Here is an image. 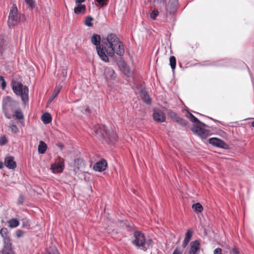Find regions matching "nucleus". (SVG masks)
<instances>
[{"label":"nucleus","mask_w":254,"mask_h":254,"mask_svg":"<svg viewBox=\"0 0 254 254\" xmlns=\"http://www.w3.org/2000/svg\"><path fill=\"white\" fill-rule=\"evenodd\" d=\"M24 201V197L22 195H20L18 199L17 203L18 204H22Z\"/></svg>","instance_id":"obj_40"},{"label":"nucleus","mask_w":254,"mask_h":254,"mask_svg":"<svg viewBox=\"0 0 254 254\" xmlns=\"http://www.w3.org/2000/svg\"><path fill=\"white\" fill-rule=\"evenodd\" d=\"M210 119H211V120H212L213 121H214L216 123H219L220 124H221V122L217 120H215V119H212V118H210Z\"/></svg>","instance_id":"obj_47"},{"label":"nucleus","mask_w":254,"mask_h":254,"mask_svg":"<svg viewBox=\"0 0 254 254\" xmlns=\"http://www.w3.org/2000/svg\"><path fill=\"white\" fill-rule=\"evenodd\" d=\"M175 121L178 123L179 124L183 126H186L188 124V122L183 119L180 118H177Z\"/></svg>","instance_id":"obj_28"},{"label":"nucleus","mask_w":254,"mask_h":254,"mask_svg":"<svg viewBox=\"0 0 254 254\" xmlns=\"http://www.w3.org/2000/svg\"><path fill=\"white\" fill-rule=\"evenodd\" d=\"M16 235L17 238H19L22 237L24 235V232L21 230H18L16 232Z\"/></svg>","instance_id":"obj_38"},{"label":"nucleus","mask_w":254,"mask_h":254,"mask_svg":"<svg viewBox=\"0 0 254 254\" xmlns=\"http://www.w3.org/2000/svg\"><path fill=\"white\" fill-rule=\"evenodd\" d=\"M11 131L14 133L17 132L18 131V128L17 126L14 124H12L9 127Z\"/></svg>","instance_id":"obj_35"},{"label":"nucleus","mask_w":254,"mask_h":254,"mask_svg":"<svg viewBox=\"0 0 254 254\" xmlns=\"http://www.w3.org/2000/svg\"><path fill=\"white\" fill-rule=\"evenodd\" d=\"M97 2L99 4V5L101 6H104L106 5L107 4V2L109 0H96Z\"/></svg>","instance_id":"obj_34"},{"label":"nucleus","mask_w":254,"mask_h":254,"mask_svg":"<svg viewBox=\"0 0 254 254\" xmlns=\"http://www.w3.org/2000/svg\"><path fill=\"white\" fill-rule=\"evenodd\" d=\"M63 165L62 163H58L55 164H53L51 166V169L53 170V172H54L56 169H59L62 168Z\"/></svg>","instance_id":"obj_32"},{"label":"nucleus","mask_w":254,"mask_h":254,"mask_svg":"<svg viewBox=\"0 0 254 254\" xmlns=\"http://www.w3.org/2000/svg\"><path fill=\"white\" fill-rule=\"evenodd\" d=\"M170 65L173 71H174L176 68V58L172 56L170 58Z\"/></svg>","instance_id":"obj_26"},{"label":"nucleus","mask_w":254,"mask_h":254,"mask_svg":"<svg viewBox=\"0 0 254 254\" xmlns=\"http://www.w3.org/2000/svg\"><path fill=\"white\" fill-rule=\"evenodd\" d=\"M230 253V254H239V252L235 247L233 248Z\"/></svg>","instance_id":"obj_43"},{"label":"nucleus","mask_w":254,"mask_h":254,"mask_svg":"<svg viewBox=\"0 0 254 254\" xmlns=\"http://www.w3.org/2000/svg\"><path fill=\"white\" fill-rule=\"evenodd\" d=\"M173 254H182V251L176 248L173 252Z\"/></svg>","instance_id":"obj_44"},{"label":"nucleus","mask_w":254,"mask_h":254,"mask_svg":"<svg viewBox=\"0 0 254 254\" xmlns=\"http://www.w3.org/2000/svg\"><path fill=\"white\" fill-rule=\"evenodd\" d=\"M0 254H14L11 243L4 244L3 248L0 251Z\"/></svg>","instance_id":"obj_13"},{"label":"nucleus","mask_w":254,"mask_h":254,"mask_svg":"<svg viewBox=\"0 0 254 254\" xmlns=\"http://www.w3.org/2000/svg\"><path fill=\"white\" fill-rule=\"evenodd\" d=\"M8 226L11 228H16L19 225V221L15 218H12L10 219L8 221Z\"/></svg>","instance_id":"obj_21"},{"label":"nucleus","mask_w":254,"mask_h":254,"mask_svg":"<svg viewBox=\"0 0 254 254\" xmlns=\"http://www.w3.org/2000/svg\"><path fill=\"white\" fill-rule=\"evenodd\" d=\"M192 208L197 213H200L203 210V207L199 203L193 204L192 206Z\"/></svg>","instance_id":"obj_24"},{"label":"nucleus","mask_w":254,"mask_h":254,"mask_svg":"<svg viewBox=\"0 0 254 254\" xmlns=\"http://www.w3.org/2000/svg\"><path fill=\"white\" fill-rule=\"evenodd\" d=\"M153 118L155 121L158 123H163L166 121L165 114L160 110L154 111Z\"/></svg>","instance_id":"obj_7"},{"label":"nucleus","mask_w":254,"mask_h":254,"mask_svg":"<svg viewBox=\"0 0 254 254\" xmlns=\"http://www.w3.org/2000/svg\"><path fill=\"white\" fill-rule=\"evenodd\" d=\"M124 73L125 74H126L127 75H128L129 73V70L128 67H127V65H125L124 66Z\"/></svg>","instance_id":"obj_41"},{"label":"nucleus","mask_w":254,"mask_h":254,"mask_svg":"<svg viewBox=\"0 0 254 254\" xmlns=\"http://www.w3.org/2000/svg\"><path fill=\"white\" fill-rule=\"evenodd\" d=\"M209 143L213 146L219 147H223L225 144L224 142L217 138H211L209 139Z\"/></svg>","instance_id":"obj_12"},{"label":"nucleus","mask_w":254,"mask_h":254,"mask_svg":"<svg viewBox=\"0 0 254 254\" xmlns=\"http://www.w3.org/2000/svg\"><path fill=\"white\" fill-rule=\"evenodd\" d=\"M146 247H149V246L151 245L153 243V242L151 239H149L148 240H145Z\"/></svg>","instance_id":"obj_42"},{"label":"nucleus","mask_w":254,"mask_h":254,"mask_svg":"<svg viewBox=\"0 0 254 254\" xmlns=\"http://www.w3.org/2000/svg\"><path fill=\"white\" fill-rule=\"evenodd\" d=\"M16 106V102L11 97H6L2 101V109L5 116L9 119L10 113L12 112Z\"/></svg>","instance_id":"obj_5"},{"label":"nucleus","mask_w":254,"mask_h":254,"mask_svg":"<svg viewBox=\"0 0 254 254\" xmlns=\"http://www.w3.org/2000/svg\"><path fill=\"white\" fill-rule=\"evenodd\" d=\"M47 254H60L58 249L56 248L52 249Z\"/></svg>","instance_id":"obj_37"},{"label":"nucleus","mask_w":254,"mask_h":254,"mask_svg":"<svg viewBox=\"0 0 254 254\" xmlns=\"http://www.w3.org/2000/svg\"><path fill=\"white\" fill-rule=\"evenodd\" d=\"M3 166V164L2 163H0V169L2 168Z\"/></svg>","instance_id":"obj_49"},{"label":"nucleus","mask_w":254,"mask_h":254,"mask_svg":"<svg viewBox=\"0 0 254 254\" xmlns=\"http://www.w3.org/2000/svg\"><path fill=\"white\" fill-rule=\"evenodd\" d=\"M7 43L4 40L3 36L0 35V54H2L5 50Z\"/></svg>","instance_id":"obj_22"},{"label":"nucleus","mask_w":254,"mask_h":254,"mask_svg":"<svg viewBox=\"0 0 254 254\" xmlns=\"http://www.w3.org/2000/svg\"><path fill=\"white\" fill-rule=\"evenodd\" d=\"M86 10V6L84 4H77V6L74 8V11L76 14H83Z\"/></svg>","instance_id":"obj_17"},{"label":"nucleus","mask_w":254,"mask_h":254,"mask_svg":"<svg viewBox=\"0 0 254 254\" xmlns=\"http://www.w3.org/2000/svg\"><path fill=\"white\" fill-rule=\"evenodd\" d=\"M47 148V144L43 141H40L38 145V151L40 153H45Z\"/></svg>","instance_id":"obj_20"},{"label":"nucleus","mask_w":254,"mask_h":254,"mask_svg":"<svg viewBox=\"0 0 254 254\" xmlns=\"http://www.w3.org/2000/svg\"><path fill=\"white\" fill-rule=\"evenodd\" d=\"M214 254H222V249L220 248H217L215 249L213 252Z\"/></svg>","instance_id":"obj_39"},{"label":"nucleus","mask_w":254,"mask_h":254,"mask_svg":"<svg viewBox=\"0 0 254 254\" xmlns=\"http://www.w3.org/2000/svg\"><path fill=\"white\" fill-rule=\"evenodd\" d=\"M189 118L190 119V120L195 123L198 124L199 125H202L203 127H206V125L203 123H201L199 121V120H198L195 117H194L191 113H189Z\"/></svg>","instance_id":"obj_23"},{"label":"nucleus","mask_w":254,"mask_h":254,"mask_svg":"<svg viewBox=\"0 0 254 254\" xmlns=\"http://www.w3.org/2000/svg\"><path fill=\"white\" fill-rule=\"evenodd\" d=\"M107 163L105 160L102 159L96 163L93 166V169L96 171L102 172L106 170Z\"/></svg>","instance_id":"obj_10"},{"label":"nucleus","mask_w":254,"mask_h":254,"mask_svg":"<svg viewBox=\"0 0 254 254\" xmlns=\"http://www.w3.org/2000/svg\"><path fill=\"white\" fill-rule=\"evenodd\" d=\"M85 0H75V2L78 4H81V3L83 2Z\"/></svg>","instance_id":"obj_45"},{"label":"nucleus","mask_w":254,"mask_h":254,"mask_svg":"<svg viewBox=\"0 0 254 254\" xmlns=\"http://www.w3.org/2000/svg\"><path fill=\"white\" fill-rule=\"evenodd\" d=\"M85 112L88 113H90V109L88 107L86 108Z\"/></svg>","instance_id":"obj_48"},{"label":"nucleus","mask_w":254,"mask_h":254,"mask_svg":"<svg viewBox=\"0 0 254 254\" xmlns=\"http://www.w3.org/2000/svg\"><path fill=\"white\" fill-rule=\"evenodd\" d=\"M95 135L98 138L109 139L111 141L115 140L117 136L114 131H107L106 127L104 125H98L94 127Z\"/></svg>","instance_id":"obj_2"},{"label":"nucleus","mask_w":254,"mask_h":254,"mask_svg":"<svg viewBox=\"0 0 254 254\" xmlns=\"http://www.w3.org/2000/svg\"><path fill=\"white\" fill-rule=\"evenodd\" d=\"M41 120L44 124H48L51 122L52 119L51 115L49 113H45L42 116Z\"/></svg>","instance_id":"obj_18"},{"label":"nucleus","mask_w":254,"mask_h":254,"mask_svg":"<svg viewBox=\"0 0 254 254\" xmlns=\"http://www.w3.org/2000/svg\"><path fill=\"white\" fill-rule=\"evenodd\" d=\"M14 116L18 120L23 119L24 118L23 113L20 109H18L15 111Z\"/></svg>","instance_id":"obj_25"},{"label":"nucleus","mask_w":254,"mask_h":254,"mask_svg":"<svg viewBox=\"0 0 254 254\" xmlns=\"http://www.w3.org/2000/svg\"><path fill=\"white\" fill-rule=\"evenodd\" d=\"M140 95L144 102L147 104H151V99L146 91L144 90H141Z\"/></svg>","instance_id":"obj_16"},{"label":"nucleus","mask_w":254,"mask_h":254,"mask_svg":"<svg viewBox=\"0 0 254 254\" xmlns=\"http://www.w3.org/2000/svg\"><path fill=\"white\" fill-rule=\"evenodd\" d=\"M25 1L29 8L32 9L34 7L35 3L33 0H25Z\"/></svg>","instance_id":"obj_33"},{"label":"nucleus","mask_w":254,"mask_h":254,"mask_svg":"<svg viewBox=\"0 0 254 254\" xmlns=\"http://www.w3.org/2000/svg\"><path fill=\"white\" fill-rule=\"evenodd\" d=\"M93 19L91 16H87L84 21V24L86 26L88 27H91L93 26V23L92 21H93Z\"/></svg>","instance_id":"obj_27"},{"label":"nucleus","mask_w":254,"mask_h":254,"mask_svg":"<svg viewBox=\"0 0 254 254\" xmlns=\"http://www.w3.org/2000/svg\"><path fill=\"white\" fill-rule=\"evenodd\" d=\"M115 72L114 70L111 68H106L105 69V76L107 79H110L112 78L114 76Z\"/></svg>","instance_id":"obj_19"},{"label":"nucleus","mask_w":254,"mask_h":254,"mask_svg":"<svg viewBox=\"0 0 254 254\" xmlns=\"http://www.w3.org/2000/svg\"><path fill=\"white\" fill-rule=\"evenodd\" d=\"M191 130L202 138H205L207 135V131L198 125H194L191 128Z\"/></svg>","instance_id":"obj_9"},{"label":"nucleus","mask_w":254,"mask_h":254,"mask_svg":"<svg viewBox=\"0 0 254 254\" xmlns=\"http://www.w3.org/2000/svg\"><path fill=\"white\" fill-rule=\"evenodd\" d=\"M252 125L254 127V121L252 123Z\"/></svg>","instance_id":"obj_51"},{"label":"nucleus","mask_w":254,"mask_h":254,"mask_svg":"<svg viewBox=\"0 0 254 254\" xmlns=\"http://www.w3.org/2000/svg\"><path fill=\"white\" fill-rule=\"evenodd\" d=\"M23 226H29V224H23Z\"/></svg>","instance_id":"obj_50"},{"label":"nucleus","mask_w":254,"mask_h":254,"mask_svg":"<svg viewBox=\"0 0 254 254\" xmlns=\"http://www.w3.org/2000/svg\"><path fill=\"white\" fill-rule=\"evenodd\" d=\"M159 14V11L157 9H154L150 14V17L152 20H155Z\"/></svg>","instance_id":"obj_29"},{"label":"nucleus","mask_w":254,"mask_h":254,"mask_svg":"<svg viewBox=\"0 0 254 254\" xmlns=\"http://www.w3.org/2000/svg\"><path fill=\"white\" fill-rule=\"evenodd\" d=\"M54 98H53V95L50 97V98L49 99V101H48V103H50V102H52Z\"/></svg>","instance_id":"obj_46"},{"label":"nucleus","mask_w":254,"mask_h":254,"mask_svg":"<svg viewBox=\"0 0 254 254\" xmlns=\"http://www.w3.org/2000/svg\"><path fill=\"white\" fill-rule=\"evenodd\" d=\"M62 86L60 85L56 86L52 94L54 98H55L57 96L62 89Z\"/></svg>","instance_id":"obj_30"},{"label":"nucleus","mask_w":254,"mask_h":254,"mask_svg":"<svg viewBox=\"0 0 254 254\" xmlns=\"http://www.w3.org/2000/svg\"><path fill=\"white\" fill-rule=\"evenodd\" d=\"M25 19V16L23 14L19 13L17 6L13 4L10 8L7 23L9 26H14L21 20Z\"/></svg>","instance_id":"obj_4"},{"label":"nucleus","mask_w":254,"mask_h":254,"mask_svg":"<svg viewBox=\"0 0 254 254\" xmlns=\"http://www.w3.org/2000/svg\"><path fill=\"white\" fill-rule=\"evenodd\" d=\"M4 164L6 167L10 169H14L16 167V162L14 161V157L8 156L5 158Z\"/></svg>","instance_id":"obj_11"},{"label":"nucleus","mask_w":254,"mask_h":254,"mask_svg":"<svg viewBox=\"0 0 254 254\" xmlns=\"http://www.w3.org/2000/svg\"><path fill=\"white\" fill-rule=\"evenodd\" d=\"M189 254H198L200 249V244L198 240L192 241L190 244Z\"/></svg>","instance_id":"obj_8"},{"label":"nucleus","mask_w":254,"mask_h":254,"mask_svg":"<svg viewBox=\"0 0 254 254\" xmlns=\"http://www.w3.org/2000/svg\"><path fill=\"white\" fill-rule=\"evenodd\" d=\"M8 230L6 228H2L0 229V234L3 238L4 244L10 243L9 238L7 236Z\"/></svg>","instance_id":"obj_15"},{"label":"nucleus","mask_w":254,"mask_h":254,"mask_svg":"<svg viewBox=\"0 0 254 254\" xmlns=\"http://www.w3.org/2000/svg\"><path fill=\"white\" fill-rule=\"evenodd\" d=\"M7 141L8 139L6 136H2L0 137V145L3 146L6 144Z\"/></svg>","instance_id":"obj_31"},{"label":"nucleus","mask_w":254,"mask_h":254,"mask_svg":"<svg viewBox=\"0 0 254 254\" xmlns=\"http://www.w3.org/2000/svg\"><path fill=\"white\" fill-rule=\"evenodd\" d=\"M0 84L1 85V88L4 89L6 87V83L4 79V78L2 76H0Z\"/></svg>","instance_id":"obj_36"},{"label":"nucleus","mask_w":254,"mask_h":254,"mask_svg":"<svg viewBox=\"0 0 254 254\" xmlns=\"http://www.w3.org/2000/svg\"><path fill=\"white\" fill-rule=\"evenodd\" d=\"M134 240L132 241V244L135 246L141 248V249L146 251L148 247H146L145 237L143 233L140 231H135L133 234Z\"/></svg>","instance_id":"obj_6"},{"label":"nucleus","mask_w":254,"mask_h":254,"mask_svg":"<svg viewBox=\"0 0 254 254\" xmlns=\"http://www.w3.org/2000/svg\"><path fill=\"white\" fill-rule=\"evenodd\" d=\"M105 40L106 41L101 45V37L99 35L94 34L91 38V41L96 46L98 55L102 61L106 63L109 62L108 56L113 57L115 53L120 56L124 55V45L115 34L108 35Z\"/></svg>","instance_id":"obj_1"},{"label":"nucleus","mask_w":254,"mask_h":254,"mask_svg":"<svg viewBox=\"0 0 254 254\" xmlns=\"http://www.w3.org/2000/svg\"><path fill=\"white\" fill-rule=\"evenodd\" d=\"M192 235V232L190 230H188L185 235V237L183 242V247L186 248L189 244Z\"/></svg>","instance_id":"obj_14"},{"label":"nucleus","mask_w":254,"mask_h":254,"mask_svg":"<svg viewBox=\"0 0 254 254\" xmlns=\"http://www.w3.org/2000/svg\"><path fill=\"white\" fill-rule=\"evenodd\" d=\"M12 88L13 92L21 97L24 103L28 102L29 89L27 86L19 82L14 81L12 83Z\"/></svg>","instance_id":"obj_3"}]
</instances>
